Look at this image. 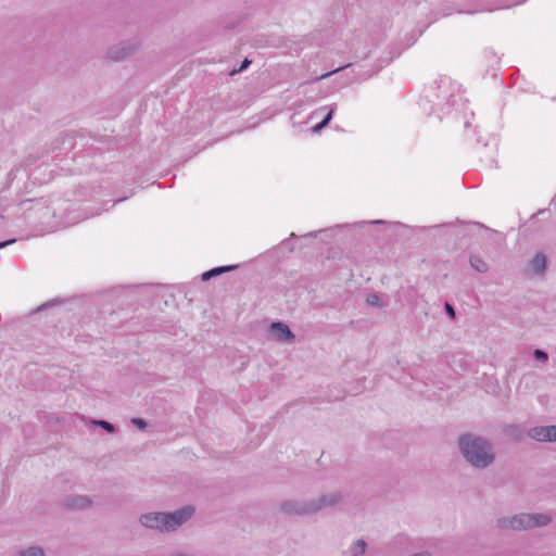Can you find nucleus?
Returning a JSON list of instances; mask_svg holds the SVG:
<instances>
[{
  "label": "nucleus",
  "mask_w": 556,
  "mask_h": 556,
  "mask_svg": "<svg viewBox=\"0 0 556 556\" xmlns=\"http://www.w3.org/2000/svg\"><path fill=\"white\" fill-rule=\"evenodd\" d=\"M458 446L465 459L475 468L484 469L495 460L491 442L482 437L465 433L459 437Z\"/></svg>",
  "instance_id": "obj_1"
},
{
  "label": "nucleus",
  "mask_w": 556,
  "mask_h": 556,
  "mask_svg": "<svg viewBox=\"0 0 556 556\" xmlns=\"http://www.w3.org/2000/svg\"><path fill=\"white\" fill-rule=\"evenodd\" d=\"M340 500L341 496L339 493H330L321 495L317 502L311 501L308 503H304L303 505L294 502H283L281 504V510L288 514H315L325 507L338 504Z\"/></svg>",
  "instance_id": "obj_2"
},
{
  "label": "nucleus",
  "mask_w": 556,
  "mask_h": 556,
  "mask_svg": "<svg viewBox=\"0 0 556 556\" xmlns=\"http://www.w3.org/2000/svg\"><path fill=\"white\" fill-rule=\"evenodd\" d=\"M551 520L552 518L545 514H519L511 518H500L497 525L503 529L528 530L546 526Z\"/></svg>",
  "instance_id": "obj_3"
},
{
  "label": "nucleus",
  "mask_w": 556,
  "mask_h": 556,
  "mask_svg": "<svg viewBox=\"0 0 556 556\" xmlns=\"http://www.w3.org/2000/svg\"><path fill=\"white\" fill-rule=\"evenodd\" d=\"M193 511L191 506H186L174 513H165V531L176 530L192 516Z\"/></svg>",
  "instance_id": "obj_4"
},
{
  "label": "nucleus",
  "mask_w": 556,
  "mask_h": 556,
  "mask_svg": "<svg viewBox=\"0 0 556 556\" xmlns=\"http://www.w3.org/2000/svg\"><path fill=\"white\" fill-rule=\"evenodd\" d=\"M143 527L155 530H165V513H147L140 517Z\"/></svg>",
  "instance_id": "obj_5"
},
{
  "label": "nucleus",
  "mask_w": 556,
  "mask_h": 556,
  "mask_svg": "<svg viewBox=\"0 0 556 556\" xmlns=\"http://www.w3.org/2000/svg\"><path fill=\"white\" fill-rule=\"evenodd\" d=\"M270 332L278 341H292L295 338L290 328L281 321L271 323Z\"/></svg>",
  "instance_id": "obj_6"
},
{
  "label": "nucleus",
  "mask_w": 556,
  "mask_h": 556,
  "mask_svg": "<svg viewBox=\"0 0 556 556\" xmlns=\"http://www.w3.org/2000/svg\"><path fill=\"white\" fill-rule=\"evenodd\" d=\"M92 504L91 498L85 495H72L68 496L65 502L64 506L68 509L78 510V509H85L90 507Z\"/></svg>",
  "instance_id": "obj_7"
},
{
  "label": "nucleus",
  "mask_w": 556,
  "mask_h": 556,
  "mask_svg": "<svg viewBox=\"0 0 556 556\" xmlns=\"http://www.w3.org/2000/svg\"><path fill=\"white\" fill-rule=\"evenodd\" d=\"M135 49V46L122 43L121 47L110 49L108 52V56L113 61H121L129 56Z\"/></svg>",
  "instance_id": "obj_8"
},
{
  "label": "nucleus",
  "mask_w": 556,
  "mask_h": 556,
  "mask_svg": "<svg viewBox=\"0 0 556 556\" xmlns=\"http://www.w3.org/2000/svg\"><path fill=\"white\" fill-rule=\"evenodd\" d=\"M528 435L539 442H551V426L533 427L529 430Z\"/></svg>",
  "instance_id": "obj_9"
},
{
  "label": "nucleus",
  "mask_w": 556,
  "mask_h": 556,
  "mask_svg": "<svg viewBox=\"0 0 556 556\" xmlns=\"http://www.w3.org/2000/svg\"><path fill=\"white\" fill-rule=\"evenodd\" d=\"M547 258L543 253L535 254L529 262V268L534 275H541L545 271Z\"/></svg>",
  "instance_id": "obj_10"
},
{
  "label": "nucleus",
  "mask_w": 556,
  "mask_h": 556,
  "mask_svg": "<svg viewBox=\"0 0 556 556\" xmlns=\"http://www.w3.org/2000/svg\"><path fill=\"white\" fill-rule=\"evenodd\" d=\"M238 267H239V265H226V266L214 267V268H212L210 270L204 271L202 274L201 278H202L203 281H208V280H211L214 277H217V276H219L222 274L235 270Z\"/></svg>",
  "instance_id": "obj_11"
},
{
  "label": "nucleus",
  "mask_w": 556,
  "mask_h": 556,
  "mask_svg": "<svg viewBox=\"0 0 556 556\" xmlns=\"http://www.w3.org/2000/svg\"><path fill=\"white\" fill-rule=\"evenodd\" d=\"M336 110H337V104L336 103L330 104L328 113L325 115V117L323 118L321 122H319L318 124H316L313 127V131L314 132H319L325 127H327L329 125L330 121L332 119Z\"/></svg>",
  "instance_id": "obj_12"
},
{
  "label": "nucleus",
  "mask_w": 556,
  "mask_h": 556,
  "mask_svg": "<svg viewBox=\"0 0 556 556\" xmlns=\"http://www.w3.org/2000/svg\"><path fill=\"white\" fill-rule=\"evenodd\" d=\"M469 263L471 267L478 273L484 274L489 270V264L478 255H471Z\"/></svg>",
  "instance_id": "obj_13"
},
{
  "label": "nucleus",
  "mask_w": 556,
  "mask_h": 556,
  "mask_svg": "<svg viewBox=\"0 0 556 556\" xmlns=\"http://www.w3.org/2000/svg\"><path fill=\"white\" fill-rule=\"evenodd\" d=\"M15 556H46L45 551L39 546H30L20 551Z\"/></svg>",
  "instance_id": "obj_14"
},
{
  "label": "nucleus",
  "mask_w": 556,
  "mask_h": 556,
  "mask_svg": "<svg viewBox=\"0 0 556 556\" xmlns=\"http://www.w3.org/2000/svg\"><path fill=\"white\" fill-rule=\"evenodd\" d=\"M366 303L369 305V306H372V307H382L384 306V303L382 302L380 295L378 293H370L368 294L367 299H366Z\"/></svg>",
  "instance_id": "obj_15"
},
{
  "label": "nucleus",
  "mask_w": 556,
  "mask_h": 556,
  "mask_svg": "<svg viewBox=\"0 0 556 556\" xmlns=\"http://www.w3.org/2000/svg\"><path fill=\"white\" fill-rule=\"evenodd\" d=\"M367 544L364 540H357L353 547H352V554L353 556H359L363 555L366 552Z\"/></svg>",
  "instance_id": "obj_16"
},
{
  "label": "nucleus",
  "mask_w": 556,
  "mask_h": 556,
  "mask_svg": "<svg viewBox=\"0 0 556 556\" xmlns=\"http://www.w3.org/2000/svg\"><path fill=\"white\" fill-rule=\"evenodd\" d=\"M93 424L101 427L109 433H114L116 431L115 426L106 420H94Z\"/></svg>",
  "instance_id": "obj_17"
},
{
  "label": "nucleus",
  "mask_w": 556,
  "mask_h": 556,
  "mask_svg": "<svg viewBox=\"0 0 556 556\" xmlns=\"http://www.w3.org/2000/svg\"><path fill=\"white\" fill-rule=\"evenodd\" d=\"M533 357L535 361L541 363H546L548 361V354L541 349H535L533 351Z\"/></svg>",
  "instance_id": "obj_18"
},
{
  "label": "nucleus",
  "mask_w": 556,
  "mask_h": 556,
  "mask_svg": "<svg viewBox=\"0 0 556 556\" xmlns=\"http://www.w3.org/2000/svg\"><path fill=\"white\" fill-rule=\"evenodd\" d=\"M250 64H251V60L245 58L238 68L237 67L232 68V71L230 72V75H236L238 73L243 72L244 70H247L249 67Z\"/></svg>",
  "instance_id": "obj_19"
},
{
  "label": "nucleus",
  "mask_w": 556,
  "mask_h": 556,
  "mask_svg": "<svg viewBox=\"0 0 556 556\" xmlns=\"http://www.w3.org/2000/svg\"><path fill=\"white\" fill-rule=\"evenodd\" d=\"M444 309L451 319H455L456 313H455L454 306L452 304H450L448 302H445Z\"/></svg>",
  "instance_id": "obj_20"
},
{
  "label": "nucleus",
  "mask_w": 556,
  "mask_h": 556,
  "mask_svg": "<svg viewBox=\"0 0 556 556\" xmlns=\"http://www.w3.org/2000/svg\"><path fill=\"white\" fill-rule=\"evenodd\" d=\"M131 424L137 426L139 429H146L148 426L147 421L139 417L132 418Z\"/></svg>",
  "instance_id": "obj_21"
},
{
  "label": "nucleus",
  "mask_w": 556,
  "mask_h": 556,
  "mask_svg": "<svg viewBox=\"0 0 556 556\" xmlns=\"http://www.w3.org/2000/svg\"><path fill=\"white\" fill-rule=\"evenodd\" d=\"M349 66H351V64H348V65H345V66H340V67H338V68H336V70H333V71H330V72H328V73L321 74V75H320L319 77H317L316 79H324V78H327V77L331 76L332 74L338 73V72H340V71H342V70H344V68H346V67H349Z\"/></svg>",
  "instance_id": "obj_22"
},
{
  "label": "nucleus",
  "mask_w": 556,
  "mask_h": 556,
  "mask_svg": "<svg viewBox=\"0 0 556 556\" xmlns=\"http://www.w3.org/2000/svg\"><path fill=\"white\" fill-rule=\"evenodd\" d=\"M328 111H329V105H325V106H320V108L316 109L313 114L314 115H324V113L327 114Z\"/></svg>",
  "instance_id": "obj_23"
},
{
  "label": "nucleus",
  "mask_w": 556,
  "mask_h": 556,
  "mask_svg": "<svg viewBox=\"0 0 556 556\" xmlns=\"http://www.w3.org/2000/svg\"><path fill=\"white\" fill-rule=\"evenodd\" d=\"M55 303H59V301H58V300H53V301H51V302L45 303V304H43V305H41L38 309H39V311H40V309H46V308H48V307H50V306L54 305Z\"/></svg>",
  "instance_id": "obj_24"
},
{
  "label": "nucleus",
  "mask_w": 556,
  "mask_h": 556,
  "mask_svg": "<svg viewBox=\"0 0 556 556\" xmlns=\"http://www.w3.org/2000/svg\"><path fill=\"white\" fill-rule=\"evenodd\" d=\"M551 442H556V426H551Z\"/></svg>",
  "instance_id": "obj_25"
},
{
  "label": "nucleus",
  "mask_w": 556,
  "mask_h": 556,
  "mask_svg": "<svg viewBox=\"0 0 556 556\" xmlns=\"http://www.w3.org/2000/svg\"><path fill=\"white\" fill-rule=\"evenodd\" d=\"M13 242H15V239H10V240L2 241V242H0V249L4 248V247H7V245H9V244H11Z\"/></svg>",
  "instance_id": "obj_26"
},
{
  "label": "nucleus",
  "mask_w": 556,
  "mask_h": 556,
  "mask_svg": "<svg viewBox=\"0 0 556 556\" xmlns=\"http://www.w3.org/2000/svg\"><path fill=\"white\" fill-rule=\"evenodd\" d=\"M317 233H318L317 231H313V232H308L306 236L315 238L317 236Z\"/></svg>",
  "instance_id": "obj_27"
},
{
  "label": "nucleus",
  "mask_w": 556,
  "mask_h": 556,
  "mask_svg": "<svg viewBox=\"0 0 556 556\" xmlns=\"http://www.w3.org/2000/svg\"><path fill=\"white\" fill-rule=\"evenodd\" d=\"M384 222L383 220H375L374 224H383Z\"/></svg>",
  "instance_id": "obj_28"
}]
</instances>
